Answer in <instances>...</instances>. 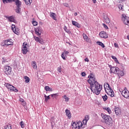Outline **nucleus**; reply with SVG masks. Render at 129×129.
Instances as JSON below:
<instances>
[{"label":"nucleus","instance_id":"nucleus-1","mask_svg":"<svg viewBox=\"0 0 129 129\" xmlns=\"http://www.w3.org/2000/svg\"><path fill=\"white\" fill-rule=\"evenodd\" d=\"M88 77L90 79L88 80V82L90 85V88L92 92H93L96 95L100 94V91L102 90V85L98 83L95 77L91 76H89Z\"/></svg>","mask_w":129,"mask_h":129},{"label":"nucleus","instance_id":"nucleus-2","mask_svg":"<svg viewBox=\"0 0 129 129\" xmlns=\"http://www.w3.org/2000/svg\"><path fill=\"white\" fill-rule=\"evenodd\" d=\"M102 117L104 119L105 122L107 125V126H108V127H111L112 126L113 122L112 118H111L110 116L107 115H103Z\"/></svg>","mask_w":129,"mask_h":129},{"label":"nucleus","instance_id":"nucleus-3","mask_svg":"<svg viewBox=\"0 0 129 129\" xmlns=\"http://www.w3.org/2000/svg\"><path fill=\"white\" fill-rule=\"evenodd\" d=\"M12 45H14V42H13V40L11 39L3 40L1 43V46L3 47H8V46H11Z\"/></svg>","mask_w":129,"mask_h":129},{"label":"nucleus","instance_id":"nucleus-4","mask_svg":"<svg viewBox=\"0 0 129 129\" xmlns=\"http://www.w3.org/2000/svg\"><path fill=\"white\" fill-rule=\"evenodd\" d=\"M12 2H14L17 7L20 8L21 5H22V2L20 1V0H3V2L4 4H8V3H12Z\"/></svg>","mask_w":129,"mask_h":129},{"label":"nucleus","instance_id":"nucleus-5","mask_svg":"<svg viewBox=\"0 0 129 129\" xmlns=\"http://www.w3.org/2000/svg\"><path fill=\"white\" fill-rule=\"evenodd\" d=\"M29 47H30V46L27 44V42L23 43V47H22V52L23 54L26 55V54L29 52Z\"/></svg>","mask_w":129,"mask_h":129},{"label":"nucleus","instance_id":"nucleus-6","mask_svg":"<svg viewBox=\"0 0 129 129\" xmlns=\"http://www.w3.org/2000/svg\"><path fill=\"white\" fill-rule=\"evenodd\" d=\"M5 87L8 88V90L10 91H14V92H18L19 90L17 89V88L14 87V86L10 85V84L6 83L5 85Z\"/></svg>","mask_w":129,"mask_h":129},{"label":"nucleus","instance_id":"nucleus-7","mask_svg":"<svg viewBox=\"0 0 129 129\" xmlns=\"http://www.w3.org/2000/svg\"><path fill=\"white\" fill-rule=\"evenodd\" d=\"M108 91H106V90H105V92L107 93V94L108 95H109L111 97H113L114 96V92H113V90L111 89V88L109 87V85L108 84Z\"/></svg>","mask_w":129,"mask_h":129},{"label":"nucleus","instance_id":"nucleus-8","mask_svg":"<svg viewBox=\"0 0 129 129\" xmlns=\"http://www.w3.org/2000/svg\"><path fill=\"white\" fill-rule=\"evenodd\" d=\"M4 72L7 75H11L12 73V68L8 66H5L4 67Z\"/></svg>","mask_w":129,"mask_h":129},{"label":"nucleus","instance_id":"nucleus-9","mask_svg":"<svg viewBox=\"0 0 129 129\" xmlns=\"http://www.w3.org/2000/svg\"><path fill=\"white\" fill-rule=\"evenodd\" d=\"M122 19L123 20V23L125 25H128L129 24V17L126 16L125 14L122 15Z\"/></svg>","mask_w":129,"mask_h":129},{"label":"nucleus","instance_id":"nucleus-10","mask_svg":"<svg viewBox=\"0 0 129 129\" xmlns=\"http://www.w3.org/2000/svg\"><path fill=\"white\" fill-rule=\"evenodd\" d=\"M119 70V69L117 67H113L112 69H111V70H109L110 73L111 74V73H113V74H116L117 75L118 74V71Z\"/></svg>","mask_w":129,"mask_h":129},{"label":"nucleus","instance_id":"nucleus-11","mask_svg":"<svg viewBox=\"0 0 129 129\" xmlns=\"http://www.w3.org/2000/svg\"><path fill=\"white\" fill-rule=\"evenodd\" d=\"M34 31L37 36H41L42 32H43V29H42V27H38V28H35Z\"/></svg>","mask_w":129,"mask_h":129},{"label":"nucleus","instance_id":"nucleus-12","mask_svg":"<svg viewBox=\"0 0 129 129\" xmlns=\"http://www.w3.org/2000/svg\"><path fill=\"white\" fill-rule=\"evenodd\" d=\"M34 39L35 41H36L37 43L41 44V45H44V44H45L44 40L42 38H40L37 36H34Z\"/></svg>","mask_w":129,"mask_h":129},{"label":"nucleus","instance_id":"nucleus-13","mask_svg":"<svg viewBox=\"0 0 129 129\" xmlns=\"http://www.w3.org/2000/svg\"><path fill=\"white\" fill-rule=\"evenodd\" d=\"M121 95L125 98H127L129 97V92L128 91L125 90V89H124L121 92Z\"/></svg>","mask_w":129,"mask_h":129},{"label":"nucleus","instance_id":"nucleus-14","mask_svg":"<svg viewBox=\"0 0 129 129\" xmlns=\"http://www.w3.org/2000/svg\"><path fill=\"white\" fill-rule=\"evenodd\" d=\"M99 35L100 36L101 38H103L104 39H106L108 38V35L106 32L104 31H102L100 32Z\"/></svg>","mask_w":129,"mask_h":129},{"label":"nucleus","instance_id":"nucleus-15","mask_svg":"<svg viewBox=\"0 0 129 129\" xmlns=\"http://www.w3.org/2000/svg\"><path fill=\"white\" fill-rule=\"evenodd\" d=\"M103 21L104 23H106V24H109V23H110V20L107 15L103 16Z\"/></svg>","mask_w":129,"mask_h":129},{"label":"nucleus","instance_id":"nucleus-16","mask_svg":"<svg viewBox=\"0 0 129 129\" xmlns=\"http://www.w3.org/2000/svg\"><path fill=\"white\" fill-rule=\"evenodd\" d=\"M72 24L73 25V26H75L77 28L81 27V25H80V24H79V23H78V22H77L76 21H72Z\"/></svg>","mask_w":129,"mask_h":129},{"label":"nucleus","instance_id":"nucleus-17","mask_svg":"<svg viewBox=\"0 0 129 129\" xmlns=\"http://www.w3.org/2000/svg\"><path fill=\"white\" fill-rule=\"evenodd\" d=\"M114 111L116 115H118L120 113V109L119 107H115L114 108Z\"/></svg>","mask_w":129,"mask_h":129},{"label":"nucleus","instance_id":"nucleus-18","mask_svg":"<svg viewBox=\"0 0 129 129\" xmlns=\"http://www.w3.org/2000/svg\"><path fill=\"white\" fill-rule=\"evenodd\" d=\"M6 18L8 19L9 22H15V18L13 16H6Z\"/></svg>","mask_w":129,"mask_h":129},{"label":"nucleus","instance_id":"nucleus-19","mask_svg":"<svg viewBox=\"0 0 129 129\" xmlns=\"http://www.w3.org/2000/svg\"><path fill=\"white\" fill-rule=\"evenodd\" d=\"M117 76H118L119 78L120 77V76H123L124 75V74L123 73V71L120 70L119 69L118 73L117 74Z\"/></svg>","mask_w":129,"mask_h":129},{"label":"nucleus","instance_id":"nucleus-20","mask_svg":"<svg viewBox=\"0 0 129 129\" xmlns=\"http://www.w3.org/2000/svg\"><path fill=\"white\" fill-rule=\"evenodd\" d=\"M84 39L86 41V42H90V40L89 39V38L85 34H83Z\"/></svg>","mask_w":129,"mask_h":129},{"label":"nucleus","instance_id":"nucleus-21","mask_svg":"<svg viewBox=\"0 0 129 129\" xmlns=\"http://www.w3.org/2000/svg\"><path fill=\"white\" fill-rule=\"evenodd\" d=\"M66 113L67 114V116L69 117V118H71V112H70V111L69 110L66 109Z\"/></svg>","mask_w":129,"mask_h":129},{"label":"nucleus","instance_id":"nucleus-22","mask_svg":"<svg viewBox=\"0 0 129 129\" xmlns=\"http://www.w3.org/2000/svg\"><path fill=\"white\" fill-rule=\"evenodd\" d=\"M72 128H78V126L77 125V122H73L72 123Z\"/></svg>","mask_w":129,"mask_h":129},{"label":"nucleus","instance_id":"nucleus-23","mask_svg":"<svg viewBox=\"0 0 129 129\" xmlns=\"http://www.w3.org/2000/svg\"><path fill=\"white\" fill-rule=\"evenodd\" d=\"M50 17L53 19V20H54V21H56L57 20V18L56 17V14L54 13H50Z\"/></svg>","mask_w":129,"mask_h":129},{"label":"nucleus","instance_id":"nucleus-24","mask_svg":"<svg viewBox=\"0 0 129 129\" xmlns=\"http://www.w3.org/2000/svg\"><path fill=\"white\" fill-rule=\"evenodd\" d=\"M83 124H82V122L80 121L77 122L78 129H80V127L81 128H83Z\"/></svg>","mask_w":129,"mask_h":129},{"label":"nucleus","instance_id":"nucleus-25","mask_svg":"<svg viewBox=\"0 0 129 129\" xmlns=\"http://www.w3.org/2000/svg\"><path fill=\"white\" fill-rule=\"evenodd\" d=\"M31 64H32V66L33 69H37V63L36 62V61H32Z\"/></svg>","mask_w":129,"mask_h":129},{"label":"nucleus","instance_id":"nucleus-26","mask_svg":"<svg viewBox=\"0 0 129 129\" xmlns=\"http://www.w3.org/2000/svg\"><path fill=\"white\" fill-rule=\"evenodd\" d=\"M96 43L97 44V45L101 46L102 47V48H104V47H105V46L104 45V44H103V43H102L100 41H97L96 42Z\"/></svg>","mask_w":129,"mask_h":129},{"label":"nucleus","instance_id":"nucleus-27","mask_svg":"<svg viewBox=\"0 0 129 129\" xmlns=\"http://www.w3.org/2000/svg\"><path fill=\"white\" fill-rule=\"evenodd\" d=\"M50 95L47 96L46 95V94H44V98H45V100L44 101H45V102H47V101H48V100H49V99H50Z\"/></svg>","mask_w":129,"mask_h":129},{"label":"nucleus","instance_id":"nucleus-28","mask_svg":"<svg viewBox=\"0 0 129 129\" xmlns=\"http://www.w3.org/2000/svg\"><path fill=\"white\" fill-rule=\"evenodd\" d=\"M24 79H25V82L26 83H29V82H30V78H29L27 76H24Z\"/></svg>","mask_w":129,"mask_h":129},{"label":"nucleus","instance_id":"nucleus-29","mask_svg":"<svg viewBox=\"0 0 129 129\" xmlns=\"http://www.w3.org/2000/svg\"><path fill=\"white\" fill-rule=\"evenodd\" d=\"M103 109H105V110H106V111H107V112L110 114V113H111V110H110V108H104Z\"/></svg>","mask_w":129,"mask_h":129},{"label":"nucleus","instance_id":"nucleus-30","mask_svg":"<svg viewBox=\"0 0 129 129\" xmlns=\"http://www.w3.org/2000/svg\"><path fill=\"white\" fill-rule=\"evenodd\" d=\"M62 98L65 99V101H66L67 102H68V101H69V98H68L67 96H66V95H64L63 96H62Z\"/></svg>","mask_w":129,"mask_h":129},{"label":"nucleus","instance_id":"nucleus-31","mask_svg":"<svg viewBox=\"0 0 129 129\" xmlns=\"http://www.w3.org/2000/svg\"><path fill=\"white\" fill-rule=\"evenodd\" d=\"M64 31H65V32H66L67 33H68V34H70V30H69V29H67V27H66V26L64 27L63 28Z\"/></svg>","mask_w":129,"mask_h":129},{"label":"nucleus","instance_id":"nucleus-32","mask_svg":"<svg viewBox=\"0 0 129 129\" xmlns=\"http://www.w3.org/2000/svg\"><path fill=\"white\" fill-rule=\"evenodd\" d=\"M20 101H21V102H22V105H23L24 106L26 105V102H25V100L23 99L20 98Z\"/></svg>","mask_w":129,"mask_h":129},{"label":"nucleus","instance_id":"nucleus-33","mask_svg":"<svg viewBox=\"0 0 129 129\" xmlns=\"http://www.w3.org/2000/svg\"><path fill=\"white\" fill-rule=\"evenodd\" d=\"M25 1V3L26 5H29V4L32 3V0H23Z\"/></svg>","mask_w":129,"mask_h":129},{"label":"nucleus","instance_id":"nucleus-34","mask_svg":"<svg viewBox=\"0 0 129 129\" xmlns=\"http://www.w3.org/2000/svg\"><path fill=\"white\" fill-rule=\"evenodd\" d=\"M20 125H21L22 128H24V127H25V123L24 122V121H22L21 122H20Z\"/></svg>","mask_w":129,"mask_h":129},{"label":"nucleus","instance_id":"nucleus-35","mask_svg":"<svg viewBox=\"0 0 129 129\" xmlns=\"http://www.w3.org/2000/svg\"><path fill=\"white\" fill-rule=\"evenodd\" d=\"M16 12L17 14H20V13L21 12V8L17 7V9H16Z\"/></svg>","mask_w":129,"mask_h":129},{"label":"nucleus","instance_id":"nucleus-36","mask_svg":"<svg viewBox=\"0 0 129 129\" xmlns=\"http://www.w3.org/2000/svg\"><path fill=\"white\" fill-rule=\"evenodd\" d=\"M32 24L34 26H36L38 25V22H37V21H32Z\"/></svg>","mask_w":129,"mask_h":129},{"label":"nucleus","instance_id":"nucleus-37","mask_svg":"<svg viewBox=\"0 0 129 129\" xmlns=\"http://www.w3.org/2000/svg\"><path fill=\"white\" fill-rule=\"evenodd\" d=\"M12 31L15 33V34H18L19 33V32H18V28H17V27L14 28Z\"/></svg>","mask_w":129,"mask_h":129},{"label":"nucleus","instance_id":"nucleus-38","mask_svg":"<svg viewBox=\"0 0 129 129\" xmlns=\"http://www.w3.org/2000/svg\"><path fill=\"white\" fill-rule=\"evenodd\" d=\"M102 98L104 101H106V100H107V96L105 95L104 96H102Z\"/></svg>","mask_w":129,"mask_h":129},{"label":"nucleus","instance_id":"nucleus-39","mask_svg":"<svg viewBox=\"0 0 129 129\" xmlns=\"http://www.w3.org/2000/svg\"><path fill=\"white\" fill-rule=\"evenodd\" d=\"M5 129H12V126L11 125V124H8V125H7Z\"/></svg>","mask_w":129,"mask_h":129},{"label":"nucleus","instance_id":"nucleus-40","mask_svg":"<svg viewBox=\"0 0 129 129\" xmlns=\"http://www.w3.org/2000/svg\"><path fill=\"white\" fill-rule=\"evenodd\" d=\"M111 58H112V59H113V60H114V61H115V62H117V61H118V60H117V58H116V57H115V56H113V55H112V56H111Z\"/></svg>","mask_w":129,"mask_h":129},{"label":"nucleus","instance_id":"nucleus-41","mask_svg":"<svg viewBox=\"0 0 129 129\" xmlns=\"http://www.w3.org/2000/svg\"><path fill=\"white\" fill-rule=\"evenodd\" d=\"M85 119L86 120H83V122H84V121L87 122V121L89 119V117L88 115H87V116L85 117Z\"/></svg>","mask_w":129,"mask_h":129},{"label":"nucleus","instance_id":"nucleus-42","mask_svg":"<svg viewBox=\"0 0 129 129\" xmlns=\"http://www.w3.org/2000/svg\"><path fill=\"white\" fill-rule=\"evenodd\" d=\"M119 10H121V11H123V6H122L121 5H119L118 6Z\"/></svg>","mask_w":129,"mask_h":129},{"label":"nucleus","instance_id":"nucleus-43","mask_svg":"<svg viewBox=\"0 0 129 129\" xmlns=\"http://www.w3.org/2000/svg\"><path fill=\"white\" fill-rule=\"evenodd\" d=\"M102 26H103V27H104V28H105L106 29V30H108V27L107 26V25L103 23Z\"/></svg>","mask_w":129,"mask_h":129},{"label":"nucleus","instance_id":"nucleus-44","mask_svg":"<svg viewBox=\"0 0 129 129\" xmlns=\"http://www.w3.org/2000/svg\"><path fill=\"white\" fill-rule=\"evenodd\" d=\"M58 96V94H53L50 95V96L51 97H56V96Z\"/></svg>","mask_w":129,"mask_h":129},{"label":"nucleus","instance_id":"nucleus-45","mask_svg":"<svg viewBox=\"0 0 129 129\" xmlns=\"http://www.w3.org/2000/svg\"><path fill=\"white\" fill-rule=\"evenodd\" d=\"M49 88H50V87L47 86L45 87L44 89L46 90V91H49Z\"/></svg>","mask_w":129,"mask_h":129},{"label":"nucleus","instance_id":"nucleus-46","mask_svg":"<svg viewBox=\"0 0 129 129\" xmlns=\"http://www.w3.org/2000/svg\"><path fill=\"white\" fill-rule=\"evenodd\" d=\"M65 56H66V55H64V53H62L61 54V58H62V59H63V60H66V59Z\"/></svg>","mask_w":129,"mask_h":129},{"label":"nucleus","instance_id":"nucleus-47","mask_svg":"<svg viewBox=\"0 0 129 129\" xmlns=\"http://www.w3.org/2000/svg\"><path fill=\"white\" fill-rule=\"evenodd\" d=\"M57 70L58 72H59V73H61L62 69H61V67H58V68H57Z\"/></svg>","mask_w":129,"mask_h":129},{"label":"nucleus","instance_id":"nucleus-48","mask_svg":"<svg viewBox=\"0 0 129 129\" xmlns=\"http://www.w3.org/2000/svg\"><path fill=\"white\" fill-rule=\"evenodd\" d=\"M15 28H17V27H16V25H14V24H12V31H13V30L15 29Z\"/></svg>","mask_w":129,"mask_h":129},{"label":"nucleus","instance_id":"nucleus-49","mask_svg":"<svg viewBox=\"0 0 129 129\" xmlns=\"http://www.w3.org/2000/svg\"><path fill=\"white\" fill-rule=\"evenodd\" d=\"M81 75H82V76H83V77H84L85 76H86V74L85 73V72H82Z\"/></svg>","mask_w":129,"mask_h":129},{"label":"nucleus","instance_id":"nucleus-50","mask_svg":"<svg viewBox=\"0 0 129 129\" xmlns=\"http://www.w3.org/2000/svg\"><path fill=\"white\" fill-rule=\"evenodd\" d=\"M63 6H64V7H66L67 8H68L69 7V5L67 3L63 4Z\"/></svg>","mask_w":129,"mask_h":129},{"label":"nucleus","instance_id":"nucleus-51","mask_svg":"<svg viewBox=\"0 0 129 129\" xmlns=\"http://www.w3.org/2000/svg\"><path fill=\"white\" fill-rule=\"evenodd\" d=\"M51 127L52 128H53V127H54V124H55V123L54 122H51Z\"/></svg>","mask_w":129,"mask_h":129},{"label":"nucleus","instance_id":"nucleus-52","mask_svg":"<svg viewBox=\"0 0 129 129\" xmlns=\"http://www.w3.org/2000/svg\"><path fill=\"white\" fill-rule=\"evenodd\" d=\"M62 53H63V54H64V55H67L69 53V52L64 51L63 52H62Z\"/></svg>","mask_w":129,"mask_h":129},{"label":"nucleus","instance_id":"nucleus-53","mask_svg":"<svg viewBox=\"0 0 129 129\" xmlns=\"http://www.w3.org/2000/svg\"><path fill=\"white\" fill-rule=\"evenodd\" d=\"M114 46L115 47V48H118V45L117 43L114 44Z\"/></svg>","mask_w":129,"mask_h":129},{"label":"nucleus","instance_id":"nucleus-54","mask_svg":"<svg viewBox=\"0 0 129 129\" xmlns=\"http://www.w3.org/2000/svg\"><path fill=\"white\" fill-rule=\"evenodd\" d=\"M108 67L110 68V70H111L112 69V66L110 64H108Z\"/></svg>","mask_w":129,"mask_h":129},{"label":"nucleus","instance_id":"nucleus-55","mask_svg":"<svg viewBox=\"0 0 129 129\" xmlns=\"http://www.w3.org/2000/svg\"><path fill=\"white\" fill-rule=\"evenodd\" d=\"M85 61L86 62H89V59H88L87 58H86L85 59Z\"/></svg>","mask_w":129,"mask_h":129},{"label":"nucleus","instance_id":"nucleus-56","mask_svg":"<svg viewBox=\"0 0 129 129\" xmlns=\"http://www.w3.org/2000/svg\"><path fill=\"white\" fill-rule=\"evenodd\" d=\"M48 91H53V89H52V88H49V89L48 90Z\"/></svg>","mask_w":129,"mask_h":129},{"label":"nucleus","instance_id":"nucleus-57","mask_svg":"<svg viewBox=\"0 0 129 129\" xmlns=\"http://www.w3.org/2000/svg\"><path fill=\"white\" fill-rule=\"evenodd\" d=\"M6 62H7V60L6 59H3V64H4V63H6Z\"/></svg>","mask_w":129,"mask_h":129},{"label":"nucleus","instance_id":"nucleus-58","mask_svg":"<svg viewBox=\"0 0 129 129\" xmlns=\"http://www.w3.org/2000/svg\"><path fill=\"white\" fill-rule=\"evenodd\" d=\"M94 4H96V0H92Z\"/></svg>","mask_w":129,"mask_h":129},{"label":"nucleus","instance_id":"nucleus-59","mask_svg":"<svg viewBox=\"0 0 129 129\" xmlns=\"http://www.w3.org/2000/svg\"><path fill=\"white\" fill-rule=\"evenodd\" d=\"M77 15H78L77 13H75L74 16H77Z\"/></svg>","mask_w":129,"mask_h":129},{"label":"nucleus","instance_id":"nucleus-60","mask_svg":"<svg viewBox=\"0 0 129 129\" xmlns=\"http://www.w3.org/2000/svg\"><path fill=\"white\" fill-rule=\"evenodd\" d=\"M122 2H125V0H121Z\"/></svg>","mask_w":129,"mask_h":129}]
</instances>
